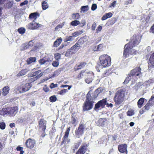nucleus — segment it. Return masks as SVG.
Wrapping results in <instances>:
<instances>
[{
  "instance_id": "1",
  "label": "nucleus",
  "mask_w": 154,
  "mask_h": 154,
  "mask_svg": "<svg viewBox=\"0 0 154 154\" xmlns=\"http://www.w3.org/2000/svg\"><path fill=\"white\" fill-rule=\"evenodd\" d=\"M141 70V69L140 67H137L131 70L130 74L126 78L124 83L125 84H127L129 82H131V85L134 84L135 81L136 76H140L142 75V73L140 72Z\"/></svg>"
},
{
  "instance_id": "2",
  "label": "nucleus",
  "mask_w": 154,
  "mask_h": 154,
  "mask_svg": "<svg viewBox=\"0 0 154 154\" xmlns=\"http://www.w3.org/2000/svg\"><path fill=\"white\" fill-rule=\"evenodd\" d=\"M141 36L140 35H134L131 38V41L128 44H126L125 46V48L123 52V57L126 58L128 57L129 54H127V53L129 51L128 47L129 45H132L135 46L137 45L140 42Z\"/></svg>"
},
{
  "instance_id": "3",
  "label": "nucleus",
  "mask_w": 154,
  "mask_h": 154,
  "mask_svg": "<svg viewBox=\"0 0 154 154\" xmlns=\"http://www.w3.org/2000/svg\"><path fill=\"white\" fill-rule=\"evenodd\" d=\"M125 92L122 89H121L117 91L115 93L114 100L116 105L120 104L124 100Z\"/></svg>"
},
{
  "instance_id": "4",
  "label": "nucleus",
  "mask_w": 154,
  "mask_h": 154,
  "mask_svg": "<svg viewBox=\"0 0 154 154\" xmlns=\"http://www.w3.org/2000/svg\"><path fill=\"white\" fill-rule=\"evenodd\" d=\"M100 64L103 67H106L111 65L110 57L107 55H103L99 57Z\"/></svg>"
},
{
  "instance_id": "5",
  "label": "nucleus",
  "mask_w": 154,
  "mask_h": 154,
  "mask_svg": "<svg viewBox=\"0 0 154 154\" xmlns=\"http://www.w3.org/2000/svg\"><path fill=\"white\" fill-rule=\"evenodd\" d=\"M91 95L89 92L86 96V100L83 106V109L84 111L90 110L93 108L94 101L90 98Z\"/></svg>"
},
{
  "instance_id": "6",
  "label": "nucleus",
  "mask_w": 154,
  "mask_h": 154,
  "mask_svg": "<svg viewBox=\"0 0 154 154\" xmlns=\"http://www.w3.org/2000/svg\"><path fill=\"white\" fill-rule=\"evenodd\" d=\"M154 100V95H153L151 97L148 103L143 108L142 112H141V111L140 112L141 114H142L143 112L146 110L147 111L149 110L152 107L154 103V102L152 101V100Z\"/></svg>"
},
{
  "instance_id": "7",
  "label": "nucleus",
  "mask_w": 154,
  "mask_h": 154,
  "mask_svg": "<svg viewBox=\"0 0 154 154\" xmlns=\"http://www.w3.org/2000/svg\"><path fill=\"white\" fill-rule=\"evenodd\" d=\"M85 129L84 125L83 124L80 125L78 129L75 131V134L76 137L79 138L83 134Z\"/></svg>"
},
{
  "instance_id": "8",
  "label": "nucleus",
  "mask_w": 154,
  "mask_h": 154,
  "mask_svg": "<svg viewBox=\"0 0 154 154\" xmlns=\"http://www.w3.org/2000/svg\"><path fill=\"white\" fill-rule=\"evenodd\" d=\"M6 113L8 114L15 115L17 112V106L13 107H8L7 108Z\"/></svg>"
},
{
  "instance_id": "9",
  "label": "nucleus",
  "mask_w": 154,
  "mask_h": 154,
  "mask_svg": "<svg viewBox=\"0 0 154 154\" xmlns=\"http://www.w3.org/2000/svg\"><path fill=\"white\" fill-rule=\"evenodd\" d=\"M106 99H104L99 101L95 105V107L94 109L96 110L98 109L101 106L102 108L104 107V106L106 104Z\"/></svg>"
},
{
  "instance_id": "10",
  "label": "nucleus",
  "mask_w": 154,
  "mask_h": 154,
  "mask_svg": "<svg viewBox=\"0 0 154 154\" xmlns=\"http://www.w3.org/2000/svg\"><path fill=\"white\" fill-rule=\"evenodd\" d=\"M40 25H41L36 23L34 20H33L32 23H29L27 27L28 29L33 30L37 29L39 27Z\"/></svg>"
},
{
  "instance_id": "11",
  "label": "nucleus",
  "mask_w": 154,
  "mask_h": 154,
  "mask_svg": "<svg viewBox=\"0 0 154 154\" xmlns=\"http://www.w3.org/2000/svg\"><path fill=\"white\" fill-rule=\"evenodd\" d=\"M35 143V141L33 139L29 138L28 139L26 142V145L27 147L29 148H32Z\"/></svg>"
},
{
  "instance_id": "12",
  "label": "nucleus",
  "mask_w": 154,
  "mask_h": 154,
  "mask_svg": "<svg viewBox=\"0 0 154 154\" xmlns=\"http://www.w3.org/2000/svg\"><path fill=\"white\" fill-rule=\"evenodd\" d=\"M46 122L45 120L41 119L39 123V128L40 129L44 131L46 128Z\"/></svg>"
},
{
  "instance_id": "13",
  "label": "nucleus",
  "mask_w": 154,
  "mask_h": 154,
  "mask_svg": "<svg viewBox=\"0 0 154 154\" xmlns=\"http://www.w3.org/2000/svg\"><path fill=\"white\" fill-rule=\"evenodd\" d=\"M127 146L126 144H122L119 146L118 149L119 151L122 153H127Z\"/></svg>"
},
{
  "instance_id": "14",
  "label": "nucleus",
  "mask_w": 154,
  "mask_h": 154,
  "mask_svg": "<svg viewBox=\"0 0 154 154\" xmlns=\"http://www.w3.org/2000/svg\"><path fill=\"white\" fill-rule=\"evenodd\" d=\"M154 66V52L151 55L148 63L149 68H152Z\"/></svg>"
},
{
  "instance_id": "15",
  "label": "nucleus",
  "mask_w": 154,
  "mask_h": 154,
  "mask_svg": "<svg viewBox=\"0 0 154 154\" xmlns=\"http://www.w3.org/2000/svg\"><path fill=\"white\" fill-rule=\"evenodd\" d=\"M31 87V83H27L24 85L22 86V90L20 91V93L28 91Z\"/></svg>"
},
{
  "instance_id": "16",
  "label": "nucleus",
  "mask_w": 154,
  "mask_h": 154,
  "mask_svg": "<svg viewBox=\"0 0 154 154\" xmlns=\"http://www.w3.org/2000/svg\"><path fill=\"white\" fill-rule=\"evenodd\" d=\"M89 74H90V75H88V78L86 79L85 80V82L88 84L90 83L93 80V77H94V73L91 72H89Z\"/></svg>"
},
{
  "instance_id": "17",
  "label": "nucleus",
  "mask_w": 154,
  "mask_h": 154,
  "mask_svg": "<svg viewBox=\"0 0 154 154\" xmlns=\"http://www.w3.org/2000/svg\"><path fill=\"white\" fill-rule=\"evenodd\" d=\"M134 47L133 46L129 45L128 47V49L129 51L127 53V54H129L128 57H130V55L135 54L137 53V51L134 49H132V48ZM127 58V57H126Z\"/></svg>"
},
{
  "instance_id": "18",
  "label": "nucleus",
  "mask_w": 154,
  "mask_h": 154,
  "mask_svg": "<svg viewBox=\"0 0 154 154\" xmlns=\"http://www.w3.org/2000/svg\"><path fill=\"white\" fill-rule=\"evenodd\" d=\"M87 146L84 145L81 146L79 149L76 154H84L87 149Z\"/></svg>"
},
{
  "instance_id": "19",
  "label": "nucleus",
  "mask_w": 154,
  "mask_h": 154,
  "mask_svg": "<svg viewBox=\"0 0 154 154\" xmlns=\"http://www.w3.org/2000/svg\"><path fill=\"white\" fill-rule=\"evenodd\" d=\"M41 72L40 70H38L37 71L34 72L32 74V76H36L35 77V80H36L41 77V76L43 74L42 72L40 73V74H38L40 72Z\"/></svg>"
},
{
  "instance_id": "20",
  "label": "nucleus",
  "mask_w": 154,
  "mask_h": 154,
  "mask_svg": "<svg viewBox=\"0 0 154 154\" xmlns=\"http://www.w3.org/2000/svg\"><path fill=\"white\" fill-rule=\"evenodd\" d=\"M89 72H88L86 71H82L78 75L77 78L80 79L82 78L84 76L86 75L87 74H88Z\"/></svg>"
},
{
  "instance_id": "21",
  "label": "nucleus",
  "mask_w": 154,
  "mask_h": 154,
  "mask_svg": "<svg viewBox=\"0 0 154 154\" xmlns=\"http://www.w3.org/2000/svg\"><path fill=\"white\" fill-rule=\"evenodd\" d=\"M106 120L105 119H100L97 122V124L99 126H103L105 123Z\"/></svg>"
},
{
  "instance_id": "22",
  "label": "nucleus",
  "mask_w": 154,
  "mask_h": 154,
  "mask_svg": "<svg viewBox=\"0 0 154 154\" xmlns=\"http://www.w3.org/2000/svg\"><path fill=\"white\" fill-rule=\"evenodd\" d=\"M29 70L27 69H23L20 71L19 73L17 75V77H20L25 75Z\"/></svg>"
},
{
  "instance_id": "23",
  "label": "nucleus",
  "mask_w": 154,
  "mask_h": 154,
  "mask_svg": "<svg viewBox=\"0 0 154 154\" xmlns=\"http://www.w3.org/2000/svg\"><path fill=\"white\" fill-rule=\"evenodd\" d=\"M75 52L74 50H73L71 48L69 49L66 52L65 55L66 57H70L72 54H74Z\"/></svg>"
},
{
  "instance_id": "24",
  "label": "nucleus",
  "mask_w": 154,
  "mask_h": 154,
  "mask_svg": "<svg viewBox=\"0 0 154 154\" xmlns=\"http://www.w3.org/2000/svg\"><path fill=\"white\" fill-rule=\"evenodd\" d=\"M87 40V36L81 38L77 42L79 44H80V46L81 45L84 44V43L86 42Z\"/></svg>"
},
{
  "instance_id": "25",
  "label": "nucleus",
  "mask_w": 154,
  "mask_h": 154,
  "mask_svg": "<svg viewBox=\"0 0 154 154\" xmlns=\"http://www.w3.org/2000/svg\"><path fill=\"white\" fill-rule=\"evenodd\" d=\"M112 16V14L111 12H109L104 15L102 17L101 19L103 20H105L107 18L111 17Z\"/></svg>"
},
{
  "instance_id": "26",
  "label": "nucleus",
  "mask_w": 154,
  "mask_h": 154,
  "mask_svg": "<svg viewBox=\"0 0 154 154\" xmlns=\"http://www.w3.org/2000/svg\"><path fill=\"white\" fill-rule=\"evenodd\" d=\"M62 41V38H60L57 39L54 42L53 46L55 47H57L61 43Z\"/></svg>"
},
{
  "instance_id": "27",
  "label": "nucleus",
  "mask_w": 154,
  "mask_h": 154,
  "mask_svg": "<svg viewBox=\"0 0 154 154\" xmlns=\"http://www.w3.org/2000/svg\"><path fill=\"white\" fill-rule=\"evenodd\" d=\"M86 65V63L82 62L79 65L75 66V70L80 69L84 67Z\"/></svg>"
},
{
  "instance_id": "28",
  "label": "nucleus",
  "mask_w": 154,
  "mask_h": 154,
  "mask_svg": "<svg viewBox=\"0 0 154 154\" xmlns=\"http://www.w3.org/2000/svg\"><path fill=\"white\" fill-rule=\"evenodd\" d=\"M73 50H74L75 52L81 48V46L77 42L75 45L71 48Z\"/></svg>"
},
{
  "instance_id": "29",
  "label": "nucleus",
  "mask_w": 154,
  "mask_h": 154,
  "mask_svg": "<svg viewBox=\"0 0 154 154\" xmlns=\"http://www.w3.org/2000/svg\"><path fill=\"white\" fill-rule=\"evenodd\" d=\"M63 140L61 143V145H67L70 142V140L69 139H68V137L65 138V137H63Z\"/></svg>"
},
{
  "instance_id": "30",
  "label": "nucleus",
  "mask_w": 154,
  "mask_h": 154,
  "mask_svg": "<svg viewBox=\"0 0 154 154\" xmlns=\"http://www.w3.org/2000/svg\"><path fill=\"white\" fill-rule=\"evenodd\" d=\"M9 88L7 86L5 87L3 89L2 94L4 96H6L9 93Z\"/></svg>"
},
{
  "instance_id": "31",
  "label": "nucleus",
  "mask_w": 154,
  "mask_h": 154,
  "mask_svg": "<svg viewBox=\"0 0 154 154\" xmlns=\"http://www.w3.org/2000/svg\"><path fill=\"white\" fill-rule=\"evenodd\" d=\"M145 99L143 98H141L139 99L137 102V105L139 108H141L143 103Z\"/></svg>"
},
{
  "instance_id": "32",
  "label": "nucleus",
  "mask_w": 154,
  "mask_h": 154,
  "mask_svg": "<svg viewBox=\"0 0 154 154\" xmlns=\"http://www.w3.org/2000/svg\"><path fill=\"white\" fill-rule=\"evenodd\" d=\"M89 7L88 5L82 6L81 7V10L83 13H85L89 9Z\"/></svg>"
},
{
  "instance_id": "33",
  "label": "nucleus",
  "mask_w": 154,
  "mask_h": 154,
  "mask_svg": "<svg viewBox=\"0 0 154 154\" xmlns=\"http://www.w3.org/2000/svg\"><path fill=\"white\" fill-rule=\"evenodd\" d=\"M38 14L37 13H33L31 14L29 16V19H34V20H36L37 18V16Z\"/></svg>"
},
{
  "instance_id": "34",
  "label": "nucleus",
  "mask_w": 154,
  "mask_h": 154,
  "mask_svg": "<svg viewBox=\"0 0 154 154\" xmlns=\"http://www.w3.org/2000/svg\"><path fill=\"white\" fill-rule=\"evenodd\" d=\"M80 15L79 13L73 14L72 15V17L74 20H79L80 17Z\"/></svg>"
},
{
  "instance_id": "35",
  "label": "nucleus",
  "mask_w": 154,
  "mask_h": 154,
  "mask_svg": "<svg viewBox=\"0 0 154 154\" xmlns=\"http://www.w3.org/2000/svg\"><path fill=\"white\" fill-rule=\"evenodd\" d=\"M80 23V22L76 20H73L70 23L71 25L73 26H76L79 25Z\"/></svg>"
},
{
  "instance_id": "36",
  "label": "nucleus",
  "mask_w": 154,
  "mask_h": 154,
  "mask_svg": "<svg viewBox=\"0 0 154 154\" xmlns=\"http://www.w3.org/2000/svg\"><path fill=\"white\" fill-rule=\"evenodd\" d=\"M29 48L28 47V45L27 43H25L21 45V50H24L25 49Z\"/></svg>"
},
{
  "instance_id": "37",
  "label": "nucleus",
  "mask_w": 154,
  "mask_h": 154,
  "mask_svg": "<svg viewBox=\"0 0 154 154\" xmlns=\"http://www.w3.org/2000/svg\"><path fill=\"white\" fill-rule=\"evenodd\" d=\"M36 58L35 57H30L27 60V63L28 64H30L32 62H35Z\"/></svg>"
},
{
  "instance_id": "38",
  "label": "nucleus",
  "mask_w": 154,
  "mask_h": 154,
  "mask_svg": "<svg viewBox=\"0 0 154 154\" xmlns=\"http://www.w3.org/2000/svg\"><path fill=\"white\" fill-rule=\"evenodd\" d=\"M74 39V38L72 35V36H66L64 40V41L68 42V41H72Z\"/></svg>"
},
{
  "instance_id": "39",
  "label": "nucleus",
  "mask_w": 154,
  "mask_h": 154,
  "mask_svg": "<svg viewBox=\"0 0 154 154\" xmlns=\"http://www.w3.org/2000/svg\"><path fill=\"white\" fill-rule=\"evenodd\" d=\"M83 32L82 31L75 32L74 33H72V35L74 38L75 37H77L81 35L83 33Z\"/></svg>"
},
{
  "instance_id": "40",
  "label": "nucleus",
  "mask_w": 154,
  "mask_h": 154,
  "mask_svg": "<svg viewBox=\"0 0 154 154\" xmlns=\"http://www.w3.org/2000/svg\"><path fill=\"white\" fill-rule=\"evenodd\" d=\"M65 22H63L62 23L59 24L55 28V31H57L60 29L62 28L63 26L64 25Z\"/></svg>"
},
{
  "instance_id": "41",
  "label": "nucleus",
  "mask_w": 154,
  "mask_h": 154,
  "mask_svg": "<svg viewBox=\"0 0 154 154\" xmlns=\"http://www.w3.org/2000/svg\"><path fill=\"white\" fill-rule=\"evenodd\" d=\"M42 6L43 10H45L48 8L47 2L45 1L43 2L42 3Z\"/></svg>"
},
{
  "instance_id": "42",
  "label": "nucleus",
  "mask_w": 154,
  "mask_h": 154,
  "mask_svg": "<svg viewBox=\"0 0 154 154\" xmlns=\"http://www.w3.org/2000/svg\"><path fill=\"white\" fill-rule=\"evenodd\" d=\"M134 114V110L132 109H129L127 112L128 116H132Z\"/></svg>"
},
{
  "instance_id": "43",
  "label": "nucleus",
  "mask_w": 154,
  "mask_h": 154,
  "mask_svg": "<svg viewBox=\"0 0 154 154\" xmlns=\"http://www.w3.org/2000/svg\"><path fill=\"white\" fill-rule=\"evenodd\" d=\"M16 149L17 150L20 151V154H23L24 153V151H23V147L19 146L17 147Z\"/></svg>"
},
{
  "instance_id": "44",
  "label": "nucleus",
  "mask_w": 154,
  "mask_h": 154,
  "mask_svg": "<svg viewBox=\"0 0 154 154\" xmlns=\"http://www.w3.org/2000/svg\"><path fill=\"white\" fill-rule=\"evenodd\" d=\"M25 29L23 27L20 28L19 29L17 30L18 32L21 34H24L25 32Z\"/></svg>"
},
{
  "instance_id": "45",
  "label": "nucleus",
  "mask_w": 154,
  "mask_h": 154,
  "mask_svg": "<svg viewBox=\"0 0 154 154\" xmlns=\"http://www.w3.org/2000/svg\"><path fill=\"white\" fill-rule=\"evenodd\" d=\"M35 41L34 40H32L30 41L29 43H28V47L29 48H30L32 47L34 44V43L35 42Z\"/></svg>"
},
{
  "instance_id": "46",
  "label": "nucleus",
  "mask_w": 154,
  "mask_h": 154,
  "mask_svg": "<svg viewBox=\"0 0 154 154\" xmlns=\"http://www.w3.org/2000/svg\"><path fill=\"white\" fill-rule=\"evenodd\" d=\"M54 57L56 60H58L60 59L61 57V54L58 53H56L54 54Z\"/></svg>"
},
{
  "instance_id": "47",
  "label": "nucleus",
  "mask_w": 154,
  "mask_h": 154,
  "mask_svg": "<svg viewBox=\"0 0 154 154\" xmlns=\"http://www.w3.org/2000/svg\"><path fill=\"white\" fill-rule=\"evenodd\" d=\"M5 124L4 122H0V128L2 130H4L5 128Z\"/></svg>"
},
{
  "instance_id": "48",
  "label": "nucleus",
  "mask_w": 154,
  "mask_h": 154,
  "mask_svg": "<svg viewBox=\"0 0 154 154\" xmlns=\"http://www.w3.org/2000/svg\"><path fill=\"white\" fill-rule=\"evenodd\" d=\"M70 130V127H69L67 128V129L65 132V135L64 136V137H65V138L68 137Z\"/></svg>"
},
{
  "instance_id": "49",
  "label": "nucleus",
  "mask_w": 154,
  "mask_h": 154,
  "mask_svg": "<svg viewBox=\"0 0 154 154\" xmlns=\"http://www.w3.org/2000/svg\"><path fill=\"white\" fill-rule=\"evenodd\" d=\"M50 100L51 102H54L56 101L57 98L55 96H51L50 97Z\"/></svg>"
},
{
  "instance_id": "50",
  "label": "nucleus",
  "mask_w": 154,
  "mask_h": 154,
  "mask_svg": "<svg viewBox=\"0 0 154 154\" xmlns=\"http://www.w3.org/2000/svg\"><path fill=\"white\" fill-rule=\"evenodd\" d=\"M141 85V84L140 83H138L136 84L133 87V88L136 90H137L138 88H139Z\"/></svg>"
},
{
  "instance_id": "51",
  "label": "nucleus",
  "mask_w": 154,
  "mask_h": 154,
  "mask_svg": "<svg viewBox=\"0 0 154 154\" xmlns=\"http://www.w3.org/2000/svg\"><path fill=\"white\" fill-rule=\"evenodd\" d=\"M154 82V79H152L149 80L148 81H146V84L150 85L151 84L153 83Z\"/></svg>"
},
{
  "instance_id": "52",
  "label": "nucleus",
  "mask_w": 154,
  "mask_h": 154,
  "mask_svg": "<svg viewBox=\"0 0 154 154\" xmlns=\"http://www.w3.org/2000/svg\"><path fill=\"white\" fill-rule=\"evenodd\" d=\"M68 91L67 89H64L59 91V94L60 95H64Z\"/></svg>"
},
{
  "instance_id": "53",
  "label": "nucleus",
  "mask_w": 154,
  "mask_h": 154,
  "mask_svg": "<svg viewBox=\"0 0 154 154\" xmlns=\"http://www.w3.org/2000/svg\"><path fill=\"white\" fill-rule=\"evenodd\" d=\"M46 60L45 59V58L40 59L39 61V62L41 65L44 64L45 63Z\"/></svg>"
},
{
  "instance_id": "54",
  "label": "nucleus",
  "mask_w": 154,
  "mask_h": 154,
  "mask_svg": "<svg viewBox=\"0 0 154 154\" xmlns=\"http://www.w3.org/2000/svg\"><path fill=\"white\" fill-rule=\"evenodd\" d=\"M59 64V62L57 61H54L52 63V65L54 67H57Z\"/></svg>"
},
{
  "instance_id": "55",
  "label": "nucleus",
  "mask_w": 154,
  "mask_h": 154,
  "mask_svg": "<svg viewBox=\"0 0 154 154\" xmlns=\"http://www.w3.org/2000/svg\"><path fill=\"white\" fill-rule=\"evenodd\" d=\"M97 8V5L96 4H93L91 7V10L92 11L95 10Z\"/></svg>"
},
{
  "instance_id": "56",
  "label": "nucleus",
  "mask_w": 154,
  "mask_h": 154,
  "mask_svg": "<svg viewBox=\"0 0 154 154\" xmlns=\"http://www.w3.org/2000/svg\"><path fill=\"white\" fill-rule=\"evenodd\" d=\"M28 1L25 0L24 2L21 3L20 4V5L21 6H22L23 5H26L28 4Z\"/></svg>"
},
{
  "instance_id": "57",
  "label": "nucleus",
  "mask_w": 154,
  "mask_h": 154,
  "mask_svg": "<svg viewBox=\"0 0 154 154\" xmlns=\"http://www.w3.org/2000/svg\"><path fill=\"white\" fill-rule=\"evenodd\" d=\"M97 25L96 23L94 22V23L93 24H92V26H91V29L92 30H95V28L96 27Z\"/></svg>"
},
{
  "instance_id": "58",
  "label": "nucleus",
  "mask_w": 154,
  "mask_h": 154,
  "mask_svg": "<svg viewBox=\"0 0 154 154\" xmlns=\"http://www.w3.org/2000/svg\"><path fill=\"white\" fill-rule=\"evenodd\" d=\"M57 84H54L53 83H52L50 85V87L51 88H53L57 87Z\"/></svg>"
},
{
  "instance_id": "59",
  "label": "nucleus",
  "mask_w": 154,
  "mask_h": 154,
  "mask_svg": "<svg viewBox=\"0 0 154 154\" xmlns=\"http://www.w3.org/2000/svg\"><path fill=\"white\" fill-rule=\"evenodd\" d=\"M102 27L101 26H98L97 28V29L96 30L97 31L96 32V33H98L99 32H100V31H101L102 29Z\"/></svg>"
},
{
  "instance_id": "60",
  "label": "nucleus",
  "mask_w": 154,
  "mask_h": 154,
  "mask_svg": "<svg viewBox=\"0 0 154 154\" xmlns=\"http://www.w3.org/2000/svg\"><path fill=\"white\" fill-rule=\"evenodd\" d=\"M116 1H115L113 2L112 3L111 5L109 6L110 8L115 7L116 5Z\"/></svg>"
},
{
  "instance_id": "61",
  "label": "nucleus",
  "mask_w": 154,
  "mask_h": 154,
  "mask_svg": "<svg viewBox=\"0 0 154 154\" xmlns=\"http://www.w3.org/2000/svg\"><path fill=\"white\" fill-rule=\"evenodd\" d=\"M103 48V45L101 44L99 45L97 47V51L100 50Z\"/></svg>"
},
{
  "instance_id": "62",
  "label": "nucleus",
  "mask_w": 154,
  "mask_h": 154,
  "mask_svg": "<svg viewBox=\"0 0 154 154\" xmlns=\"http://www.w3.org/2000/svg\"><path fill=\"white\" fill-rule=\"evenodd\" d=\"M150 31V32L154 33V24L151 27Z\"/></svg>"
},
{
  "instance_id": "63",
  "label": "nucleus",
  "mask_w": 154,
  "mask_h": 154,
  "mask_svg": "<svg viewBox=\"0 0 154 154\" xmlns=\"http://www.w3.org/2000/svg\"><path fill=\"white\" fill-rule=\"evenodd\" d=\"M81 141L78 142L77 143H76L75 144V149L79 147V145L81 144Z\"/></svg>"
},
{
  "instance_id": "64",
  "label": "nucleus",
  "mask_w": 154,
  "mask_h": 154,
  "mask_svg": "<svg viewBox=\"0 0 154 154\" xmlns=\"http://www.w3.org/2000/svg\"><path fill=\"white\" fill-rule=\"evenodd\" d=\"M43 90L46 92H47L49 91V88L46 86L44 87Z\"/></svg>"
}]
</instances>
